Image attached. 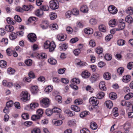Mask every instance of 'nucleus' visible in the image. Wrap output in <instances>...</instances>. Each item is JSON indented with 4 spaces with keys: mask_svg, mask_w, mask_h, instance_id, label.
Returning a JSON list of instances; mask_svg holds the SVG:
<instances>
[{
    "mask_svg": "<svg viewBox=\"0 0 133 133\" xmlns=\"http://www.w3.org/2000/svg\"><path fill=\"white\" fill-rule=\"evenodd\" d=\"M33 8V6L31 5L29 6H26L24 5L23 7V10H24L25 11H28L30 10H31Z\"/></svg>",
    "mask_w": 133,
    "mask_h": 133,
    "instance_id": "33",
    "label": "nucleus"
},
{
    "mask_svg": "<svg viewBox=\"0 0 133 133\" xmlns=\"http://www.w3.org/2000/svg\"><path fill=\"white\" fill-rule=\"evenodd\" d=\"M125 41L122 39H120L118 41L117 43L118 45L119 46H123L125 43Z\"/></svg>",
    "mask_w": 133,
    "mask_h": 133,
    "instance_id": "59",
    "label": "nucleus"
},
{
    "mask_svg": "<svg viewBox=\"0 0 133 133\" xmlns=\"http://www.w3.org/2000/svg\"><path fill=\"white\" fill-rule=\"evenodd\" d=\"M81 133H90V131L86 128H83L80 130Z\"/></svg>",
    "mask_w": 133,
    "mask_h": 133,
    "instance_id": "63",
    "label": "nucleus"
},
{
    "mask_svg": "<svg viewBox=\"0 0 133 133\" xmlns=\"http://www.w3.org/2000/svg\"><path fill=\"white\" fill-rule=\"evenodd\" d=\"M90 103L93 105L96 106L99 103V101L95 97H91L89 99Z\"/></svg>",
    "mask_w": 133,
    "mask_h": 133,
    "instance_id": "7",
    "label": "nucleus"
},
{
    "mask_svg": "<svg viewBox=\"0 0 133 133\" xmlns=\"http://www.w3.org/2000/svg\"><path fill=\"white\" fill-rule=\"evenodd\" d=\"M40 129L37 128H34L31 131V133H41Z\"/></svg>",
    "mask_w": 133,
    "mask_h": 133,
    "instance_id": "54",
    "label": "nucleus"
},
{
    "mask_svg": "<svg viewBox=\"0 0 133 133\" xmlns=\"http://www.w3.org/2000/svg\"><path fill=\"white\" fill-rule=\"evenodd\" d=\"M105 94L104 92L102 91L99 92L97 95V97L99 99L102 98L104 96Z\"/></svg>",
    "mask_w": 133,
    "mask_h": 133,
    "instance_id": "36",
    "label": "nucleus"
},
{
    "mask_svg": "<svg viewBox=\"0 0 133 133\" xmlns=\"http://www.w3.org/2000/svg\"><path fill=\"white\" fill-rule=\"evenodd\" d=\"M81 75L83 78H87L90 76V74L88 71L84 70L82 72Z\"/></svg>",
    "mask_w": 133,
    "mask_h": 133,
    "instance_id": "11",
    "label": "nucleus"
},
{
    "mask_svg": "<svg viewBox=\"0 0 133 133\" xmlns=\"http://www.w3.org/2000/svg\"><path fill=\"white\" fill-rule=\"evenodd\" d=\"M64 112L65 114H67L68 116L70 117L73 116L75 114L74 112H73L69 109H65L64 111Z\"/></svg>",
    "mask_w": 133,
    "mask_h": 133,
    "instance_id": "19",
    "label": "nucleus"
},
{
    "mask_svg": "<svg viewBox=\"0 0 133 133\" xmlns=\"http://www.w3.org/2000/svg\"><path fill=\"white\" fill-rule=\"evenodd\" d=\"M117 24V20L115 19L110 20L109 22V25L111 27H114L116 26Z\"/></svg>",
    "mask_w": 133,
    "mask_h": 133,
    "instance_id": "10",
    "label": "nucleus"
},
{
    "mask_svg": "<svg viewBox=\"0 0 133 133\" xmlns=\"http://www.w3.org/2000/svg\"><path fill=\"white\" fill-rule=\"evenodd\" d=\"M91 128L93 130L96 129L97 128V124L94 122H91L90 125Z\"/></svg>",
    "mask_w": 133,
    "mask_h": 133,
    "instance_id": "32",
    "label": "nucleus"
},
{
    "mask_svg": "<svg viewBox=\"0 0 133 133\" xmlns=\"http://www.w3.org/2000/svg\"><path fill=\"white\" fill-rule=\"evenodd\" d=\"M105 83L104 81L101 82L99 84V89L105 91L106 90V88L105 87Z\"/></svg>",
    "mask_w": 133,
    "mask_h": 133,
    "instance_id": "12",
    "label": "nucleus"
},
{
    "mask_svg": "<svg viewBox=\"0 0 133 133\" xmlns=\"http://www.w3.org/2000/svg\"><path fill=\"white\" fill-rule=\"evenodd\" d=\"M89 112L88 111H85L82 112L80 114V116L81 118H83L89 114Z\"/></svg>",
    "mask_w": 133,
    "mask_h": 133,
    "instance_id": "34",
    "label": "nucleus"
},
{
    "mask_svg": "<svg viewBox=\"0 0 133 133\" xmlns=\"http://www.w3.org/2000/svg\"><path fill=\"white\" fill-rule=\"evenodd\" d=\"M108 10L110 14L113 15L116 14L118 11L117 8L113 5H110L108 6Z\"/></svg>",
    "mask_w": 133,
    "mask_h": 133,
    "instance_id": "4",
    "label": "nucleus"
},
{
    "mask_svg": "<svg viewBox=\"0 0 133 133\" xmlns=\"http://www.w3.org/2000/svg\"><path fill=\"white\" fill-rule=\"evenodd\" d=\"M133 97V94L131 92L127 94L124 96V98L127 100H128L132 98Z\"/></svg>",
    "mask_w": 133,
    "mask_h": 133,
    "instance_id": "46",
    "label": "nucleus"
},
{
    "mask_svg": "<svg viewBox=\"0 0 133 133\" xmlns=\"http://www.w3.org/2000/svg\"><path fill=\"white\" fill-rule=\"evenodd\" d=\"M71 83L72 84H78L80 83V81L78 78H74L71 80Z\"/></svg>",
    "mask_w": 133,
    "mask_h": 133,
    "instance_id": "49",
    "label": "nucleus"
},
{
    "mask_svg": "<svg viewBox=\"0 0 133 133\" xmlns=\"http://www.w3.org/2000/svg\"><path fill=\"white\" fill-rule=\"evenodd\" d=\"M5 28L7 31L10 32L13 31L14 29V27L11 25H6L5 26Z\"/></svg>",
    "mask_w": 133,
    "mask_h": 133,
    "instance_id": "30",
    "label": "nucleus"
},
{
    "mask_svg": "<svg viewBox=\"0 0 133 133\" xmlns=\"http://www.w3.org/2000/svg\"><path fill=\"white\" fill-rule=\"evenodd\" d=\"M95 36L97 38L100 39L103 37V35L101 32H96L94 33Z\"/></svg>",
    "mask_w": 133,
    "mask_h": 133,
    "instance_id": "35",
    "label": "nucleus"
},
{
    "mask_svg": "<svg viewBox=\"0 0 133 133\" xmlns=\"http://www.w3.org/2000/svg\"><path fill=\"white\" fill-rule=\"evenodd\" d=\"M52 110L53 112L58 113L61 112V109L58 108H54L52 109Z\"/></svg>",
    "mask_w": 133,
    "mask_h": 133,
    "instance_id": "57",
    "label": "nucleus"
},
{
    "mask_svg": "<svg viewBox=\"0 0 133 133\" xmlns=\"http://www.w3.org/2000/svg\"><path fill=\"white\" fill-rule=\"evenodd\" d=\"M104 58L107 61H110L111 59L112 56L110 54H107L105 55L104 56Z\"/></svg>",
    "mask_w": 133,
    "mask_h": 133,
    "instance_id": "58",
    "label": "nucleus"
},
{
    "mask_svg": "<svg viewBox=\"0 0 133 133\" xmlns=\"http://www.w3.org/2000/svg\"><path fill=\"white\" fill-rule=\"evenodd\" d=\"M71 108L72 110L76 112H78L80 111V108L78 106L75 105H71Z\"/></svg>",
    "mask_w": 133,
    "mask_h": 133,
    "instance_id": "20",
    "label": "nucleus"
},
{
    "mask_svg": "<svg viewBox=\"0 0 133 133\" xmlns=\"http://www.w3.org/2000/svg\"><path fill=\"white\" fill-rule=\"evenodd\" d=\"M118 26V28H116V31H120L123 29L125 26L124 21L122 19H120L119 21Z\"/></svg>",
    "mask_w": 133,
    "mask_h": 133,
    "instance_id": "5",
    "label": "nucleus"
},
{
    "mask_svg": "<svg viewBox=\"0 0 133 133\" xmlns=\"http://www.w3.org/2000/svg\"><path fill=\"white\" fill-rule=\"evenodd\" d=\"M14 102L12 100H10L7 102L6 104V107L8 108L11 107L13 105Z\"/></svg>",
    "mask_w": 133,
    "mask_h": 133,
    "instance_id": "56",
    "label": "nucleus"
},
{
    "mask_svg": "<svg viewBox=\"0 0 133 133\" xmlns=\"http://www.w3.org/2000/svg\"><path fill=\"white\" fill-rule=\"evenodd\" d=\"M38 106V104L37 103H32L30 105V108L32 109L37 107Z\"/></svg>",
    "mask_w": 133,
    "mask_h": 133,
    "instance_id": "41",
    "label": "nucleus"
},
{
    "mask_svg": "<svg viewBox=\"0 0 133 133\" xmlns=\"http://www.w3.org/2000/svg\"><path fill=\"white\" fill-rule=\"evenodd\" d=\"M100 77V75L97 73L92 74L90 78V80L92 83L95 82Z\"/></svg>",
    "mask_w": 133,
    "mask_h": 133,
    "instance_id": "6",
    "label": "nucleus"
},
{
    "mask_svg": "<svg viewBox=\"0 0 133 133\" xmlns=\"http://www.w3.org/2000/svg\"><path fill=\"white\" fill-rule=\"evenodd\" d=\"M89 22L91 25H95L96 24L97 21L95 18H92L90 19Z\"/></svg>",
    "mask_w": 133,
    "mask_h": 133,
    "instance_id": "62",
    "label": "nucleus"
},
{
    "mask_svg": "<svg viewBox=\"0 0 133 133\" xmlns=\"http://www.w3.org/2000/svg\"><path fill=\"white\" fill-rule=\"evenodd\" d=\"M40 102L42 106L44 108L48 107L50 104L49 100L46 97L43 98L41 100Z\"/></svg>",
    "mask_w": 133,
    "mask_h": 133,
    "instance_id": "3",
    "label": "nucleus"
},
{
    "mask_svg": "<svg viewBox=\"0 0 133 133\" xmlns=\"http://www.w3.org/2000/svg\"><path fill=\"white\" fill-rule=\"evenodd\" d=\"M30 97V95L27 91H22L20 95L21 99L24 102L29 100Z\"/></svg>",
    "mask_w": 133,
    "mask_h": 133,
    "instance_id": "2",
    "label": "nucleus"
},
{
    "mask_svg": "<svg viewBox=\"0 0 133 133\" xmlns=\"http://www.w3.org/2000/svg\"><path fill=\"white\" fill-rule=\"evenodd\" d=\"M80 10L83 12L87 13L88 11V9L87 5H83L80 8Z\"/></svg>",
    "mask_w": 133,
    "mask_h": 133,
    "instance_id": "23",
    "label": "nucleus"
},
{
    "mask_svg": "<svg viewBox=\"0 0 133 133\" xmlns=\"http://www.w3.org/2000/svg\"><path fill=\"white\" fill-rule=\"evenodd\" d=\"M50 42L48 41H46L45 42L44 47L45 49H49L50 47Z\"/></svg>",
    "mask_w": 133,
    "mask_h": 133,
    "instance_id": "47",
    "label": "nucleus"
},
{
    "mask_svg": "<svg viewBox=\"0 0 133 133\" xmlns=\"http://www.w3.org/2000/svg\"><path fill=\"white\" fill-rule=\"evenodd\" d=\"M95 50L96 52L98 54H102L103 51V48L100 46L97 47L96 49Z\"/></svg>",
    "mask_w": 133,
    "mask_h": 133,
    "instance_id": "43",
    "label": "nucleus"
},
{
    "mask_svg": "<svg viewBox=\"0 0 133 133\" xmlns=\"http://www.w3.org/2000/svg\"><path fill=\"white\" fill-rule=\"evenodd\" d=\"M6 66V63L3 60L0 61V66L2 68H5Z\"/></svg>",
    "mask_w": 133,
    "mask_h": 133,
    "instance_id": "53",
    "label": "nucleus"
},
{
    "mask_svg": "<svg viewBox=\"0 0 133 133\" xmlns=\"http://www.w3.org/2000/svg\"><path fill=\"white\" fill-rule=\"evenodd\" d=\"M105 104L106 107L109 109L111 108L113 106L112 102L110 100L106 101L105 103Z\"/></svg>",
    "mask_w": 133,
    "mask_h": 133,
    "instance_id": "26",
    "label": "nucleus"
},
{
    "mask_svg": "<svg viewBox=\"0 0 133 133\" xmlns=\"http://www.w3.org/2000/svg\"><path fill=\"white\" fill-rule=\"evenodd\" d=\"M40 9L43 11H47L49 9V7L47 5H43L41 6L40 7Z\"/></svg>",
    "mask_w": 133,
    "mask_h": 133,
    "instance_id": "42",
    "label": "nucleus"
},
{
    "mask_svg": "<svg viewBox=\"0 0 133 133\" xmlns=\"http://www.w3.org/2000/svg\"><path fill=\"white\" fill-rule=\"evenodd\" d=\"M126 12L129 14H133V8L131 7H128L126 10Z\"/></svg>",
    "mask_w": 133,
    "mask_h": 133,
    "instance_id": "37",
    "label": "nucleus"
},
{
    "mask_svg": "<svg viewBox=\"0 0 133 133\" xmlns=\"http://www.w3.org/2000/svg\"><path fill=\"white\" fill-rule=\"evenodd\" d=\"M30 90L32 94L34 95L36 94L38 91V87L37 86H32Z\"/></svg>",
    "mask_w": 133,
    "mask_h": 133,
    "instance_id": "13",
    "label": "nucleus"
},
{
    "mask_svg": "<svg viewBox=\"0 0 133 133\" xmlns=\"http://www.w3.org/2000/svg\"><path fill=\"white\" fill-rule=\"evenodd\" d=\"M49 5L51 9L52 10L58 9L59 6L58 2L56 0L51 1L49 2Z\"/></svg>",
    "mask_w": 133,
    "mask_h": 133,
    "instance_id": "1",
    "label": "nucleus"
},
{
    "mask_svg": "<svg viewBox=\"0 0 133 133\" xmlns=\"http://www.w3.org/2000/svg\"><path fill=\"white\" fill-rule=\"evenodd\" d=\"M109 96L111 99L113 100L116 99L117 97L116 94L114 92H112L110 93L109 95Z\"/></svg>",
    "mask_w": 133,
    "mask_h": 133,
    "instance_id": "44",
    "label": "nucleus"
},
{
    "mask_svg": "<svg viewBox=\"0 0 133 133\" xmlns=\"http://www.w3.org/2000/svg\"><path fill=\"white\" fill-rule=\"evenodd\" d=\"M52 123L56 126L61 125L63 123L62 121L61 120H57L54 119L52 121Z\"/></svg>",
    "mask_w": 133,
    "mask_h": 133,
    "instance_id": "14",
    "label": "nucleus"
},
{
    "mask_svg": "<svg viewBox=\"0 0 133 133\" xmlns=\"http://www.w3.org/2000/svg\"><path fill=\"white\" fill-rule=\"evenodd\" d=\"M124 70V68L122 67H121L118 69L117 72L119 75H121L123 73Z\"/></svg>",
    "mask_w": 133,
    "mask_h": 133,
    "instance_id": "50",
    "label": "nucleus"
},
{
    "mask_svg": "<svg viewBox=\"0 0 133 133\" xmlns=\"http://www.w3.org/2000/svg\"><path fill=\"white\" fill-rule=\"evenodd\" d=\"M40 118L39 115H33L31 117V119L33 121H35L36 120L39 119Z\"/></svg>",
    "mask_w": 133,
    "mask_h": 133,
    "instance_id": "61",
    "label": "nucleus"
},
{
    "mask_svg": "<svg viewBox=\"0 0 133 133\" xmlns=\"http://www.w3.org/2000/svg\"><path fill=\"white\" fill-rule=\"evenodd\" d=\"M76 122V121L75 120L72 119L68 121V123L69 126H72L75 125Z\"/></svg>",
    "mask_w": 133,
    "mask_h": 133,
    "instance_id": "48",
    "label": "nucleus"
},
{
    "mask_svg": "<svg viewBox=\"0 0 133 133\" xmlns=\"http://www.w3.org/2000/svg\"><path fill=\"white\" fill-rule=\"evenodd\" d=\"M128 125V123H127L125 124L124 128L125 130L124 131V133H133V132L127 129V128H128V129H129L130 128L129 127H127Z\"/></svg>",
    "mask_w": 133,
    "mask_h": 133,
    "instance_id": "31",
    "label": "nucleus"
},
{
    "mask_svg": "<svg viewBox=\"0 0 133 133\" xmlns=\"http://www.w3.org/2000/svg\"><path fill=\"white\" fill-rule=\"evenodd\" d=\"M84 32L87 34H92L93 32V30L91 28H87L84 30Z\"/></svg>",
    "mask_w": 133,
    "mask_h": 133,
    "instance_id": "21",
    "label": "nucleus"
},
{
    "mask_svg": "<svg viewBox=\"0 0 133 133\" xmlns=\"http://www.w3.org/2000/svg\"><path fill=\"white\" fill-rule=\"evenodd\" d=\"M127 68L128 69L131 70L133 68V62H130L127 64Z\"/></svg>",
    "mask_w": 133,
    "mask_h": 133,
    "instance_id": "64",
    "label": "nucleus"
},
{
    "mask_svg": "<svg viewBox=\"0 0 133 133\" xmlns=\"http://www.w3.org/2000/svg\"><path fill=\"white\" fill-rule=\"evenodd\" d=\"M68 45L67 44L62 43L59 44V49L61 50H65L67 48Z\"/></svg>",
    "mask_w": 133,
    "mask_h": 133,
    "instance_id": "16",
    "label": "nucleus"
},
{
    "mask_svg": "<svg viewBox=\"0 0 133 133\" xmlns=\"http://www.w3.org/2000/svg\"><path fill=\"white\" fill-rule=\"evenodd\" d=\"M52 87L51 85L47 86L45 89V92L47 93H49L52 90Z\"/></svg>",
    "mask_w": 133,
    "mask_h": 133,
    "instance_id": "39",
    "label": "nucleus"
},
{
    "mask_svg": "<svg viewBox=\"0 0 133 133\" xmlns=\"http://www.w3.org/2000/svg\"><path fill=\"white\" fill-rule=\"evenodd\" d=\"M49 27L52 30H57L58 29V26L56 23L52 24L50 25Z\"/></svg>",
    "mask_w": 133,
    "mask_h": 133,
    "instance_id": "24",
    "label": "nucleus"
},
{
    "mask_svg": "<svg viewBox=\"0 0 133 133\" xmlns=\"http://www.w3.org/2000/svg\"><path fill=\"white\" fill-rule=\"evenodd\" d=\"M98 28L99 31H101L105 32L106 31V27L104 25L101 24L98 27Z\"/></svg>",
    "mask_w": 133,
    "mask_h": 133,
    "instance_id": "28",
    "label": "nucleus"
},
{
    "mask_svg": "<svg viewBox=\"0 0 133 133\" xmlns=\"http://www.w3.org/2000/svg\"><path fill=\"white\" fill-rule=\"evenodd\" d=\"M57 38L59 41H63L66 39V36L64 34H59L57 35Z\"/></svg>",
    "mask_w": 133,
    "mask_h": 133,
    "instance_id": "9",
    "label": "nucleus"
},
{
    "mask_svg": "<svg viewBox=\"0 0 133 133\" xmlns=\"http://www.w3.org/2000/svg\"><path fill=\"white\" fill-rule=\"evenodd\" d=\"M131 80V76L129 75L124 76H123L122 81L124 82L127 83Z\"/></svg>",
    "mask_w": 133,
    "mask_h": 133,
    "instance_id": "18",
    "label": "nucleus"
},
{
    "mask_svg": "<svg viewBox=\"0 0 133 133\" xmlns=\"http://www.w3.org/2000/svg\"><path fill=\"white\" fill-rule=\"evenodd\" d=\"M103 76L104 78L107 80H109L111 78L110 74L109 72L104 73V74Z\"/></svg>",
    "mask_w": 133,
    "mask_h": 133,
    "instance_id": "38",
    "label": "nucleus"
},
{
    "mask_svg": "<svg viewBox=\"0 0 133 133\" xmlns=\"http://www.w3.org/2000/svg\"><path fill=\"white\" fill-rule=\"evenodd\" d=\"M43 113V111L42 109H39L37 111V114L38 115H39L40 117L42 116Z\"/></svg>",
    "mask_w": 133,
    "mask_h": 133,
    "instance_id": "60",
    "label": "nucleus"
},
{
    "mask_svg": "<svg viewBox=\"0 0 133 133\" xmlns=\"http://www.w3.org/2000/svg\"><path fill=\"white\" fill-rule=\"evenodd\" d=\"M8 73L10 75L14 74L15 72V70L12 68H9L7 70Z\"/></svg>",
    "mask_w": 133,
    "mask_h": 133,
    "instance_id": "51",
    "label": "nucleus"
},
{
    "mask_svg": "<svg viewBox=\"0 0 133 133\" xmlns=\"http://www.w3.org/2000/svg\"><path fill=\"white\" fill-rule=\"evenodd\" d=\"M50 16L51 19L52 20H53L56 18L57 17L56 14L54 12H51L50 15Z\"/></svg>",
    "mask_w": 133,
    "mask_h": 133,
    "instance_id": "55",
    "label": "nucleus"
},
{
    "mask_svg": "<svg viewBox=\"0 0 133 133\" xmlns=\"http://www.w3.org/2000/svg\"><path fill=\"white\" fill-rule=\"evenodd\" d=\"M125 21L129 23H131L132 22L133 19L130 16H127L125 18Z\"/></svg>",
    "mask_w": 133,
    "mask_h": 133,
    "instance_id": "40",
    "label": "nucleus"
},
{
    "mask_svg": "<svg viewBox=\"0 0 133 133\" xmlns=\"http://www.w3.org/2000/svg\"><path fill=\"white\" fill-rule=\"evenodd\" d=\"M38 57L40 59H45L47 58V55L44 53H42L38 55Z\"/></svg>",
    "mask_w": 133,
    "mask_h": 133,
    "instance_id": "29",
    "label": "nucleus"
},
{
    "mask_svg": "<svg viewBox=\"0 0 133 133\" xmlns=\"http://www.w3.org/2000/svg\"><path fill=\"white\" fill-rule=\"evenodd\" d=\"M56 47V45L55 43L53 41L50 42V47H49V51L52 52L53 51Z\"/></svg>",
    "mask_w": 133,
    "mask_h": 133,
    "instance_id": "17",
    "label": "nucleus"
},
{
    "mask_svg": "<svg viewBox=\"0 0 133 133\" xmlns=\"http://www.w3.org/2000/svg\"><path fill=\"white\" fill-rule=\"evenodd\" d=\"M48 62L52 65H55L57 63V61L56 59L52 57H51L48 59Z\"/></svg>",
    "mask_w": 133,
    "mask_h": 133,
    "instance_id": "25",
    "label": "nucleus"
},
{
    "mask_svg": "<svg viewBox=\"0 0 133 133\" xmlns=\"http://www.w3.org/2000/svg\"><path fill=\"white\" fill-rule=\"evenodd\" d=\"M9 37L11 40L15 39L17 38V34L14 32H12L9 35Z\"/></svg>",
    "mask_w": 133,
    "mask_h": 133,
    "instance_id": "22",
    "label": "nucleus"
},
{
    "mask_svg": "<svg viewBox=\"0 0 133 133\" xmlns=\"http://www.w3.org/2000/svg\"><path fill=\"white\" fill-rule=\"evenodd\" d=\"M49 23L46 21L43 22L42 24L41 25V27L43 29H47L49 26Z\"/></svg>",
    "mask_w": 133,
    "mask_h": 133,
    "instance_id": "27",
    "label": "nucleus"
},
{
    "mask_svg": "<svg viewBox=\"0 0 133 133\" xmlns=\"http://www.w3.org/2000/svg\"><path fill=\"white\" fill-rule=\"evenodd\" d=\"M28 37L29 39L31 42H34L36 40V35L34 33H31L29 34Z\"/></svg>",
    "mask_w": 133,
    "mask_h": 133,
    "instance_id": "8",
    "label": "nucleus"
},
{
    "mask_svg": "<svg viewBox=\"0 0 133 133\" xmlns=\"http://www.w3.org/2000/svg\"><path fill=\"white\" fill-rule=\"evenodd\" d=\"M118 108H115L113 109V114L115 117L117 116L118 115Z\"/></svg>",
    "mask_w": 133,
    "mask_h": 133,
    "instance_id": "52",
    "label": "nucleus"
},
{
    "mask_svg": "<svg viewBox=\"0 0 133 133\" xmlns=\"http://www.w3.org/2000/svg\"><path fill=\"white\" fill-rule=\"evenodd\" d=\"M34 13L37 16L41 17L43 15V12L41 9H38L35 11Z\"/></svg>",
    "mask_w": 133,
    "mask_h": 133,
    "instance_id": "15",
    "label": "nucleus"
},
{
    "mask_svg": "<svg viewBox=\"0 0 133 133\" xmlns=\"http://www.w3.org/2000/svg\"><path fill=\"white\" fill-rule=\"evenodd\" d=\"M83 102V100L81 99H76L74 102L75 104L77 105L82 104Z\"/></svg>",
    "mask_w": 133,
    "mask_h": 133,
    "instance_id": "45",
    "label": "nucleus"
}]
</instances>
